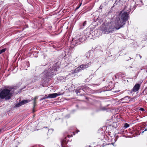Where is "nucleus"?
<instances>
[{
	"label": "nucleus",
	"mask_w": 147,
	"mask_h": 147,
	"mask_svg": "<svg viewBox=\"0 0 147 147\" xmlns=\"http://www.w3.org/2000/svg\"><path fill=\"white\" fill-rule=\"evenodd\" d=\"M131 6H125L124 9L125 11H121L117 15H115L113 19H115L114 22L116 26H118L117 29L123 27L126 22L129 18V13L131 11Z\"/></svg>",
	"instance_id": "obj_1"
},
{
	"label": "nucleus",
	"mask_w": 147,
	"mask_h": 147,
	"mask_svg": "<svg viewBox=\"0 0 147 147\" xmlns=\"http://www.w3.org/2000/svg\"><path fill=\"white\" fill-rule=\"evenodd\" d=\"M84 34L80 33L73 38L71 41V46H75L79 45L84 41L86 38L92 39L95 35V31L89 28H87L84 31Z\"/></svg>",
	"instance_id": "obj_2"
},
{
	"label": "nucleus",
	"mask_w": 147,
	"mask_h": 147,
	"mask_svg": "<svg viewBox=\"0 0 147 147\" xmlns=\"http://www.w3.org/2000/svg\"><path fill=\"white\" fill-rule=\"evenodd\" d=\"M60 68L59 64L57 63L54 64L52 67L46 70L41 74L42 79L50 80L53 76L55 75L59 72L58 71Z\"/></svg>",
	"instance_id": "obj_3"
},
{
	"label": "nucleus",
	"mask_w": 147,
	"mask_h": 147,
	"mask_svg": "<svg viewBox=\"0 0 147 147\" xmlns=\"http://www.w3.org/2000/svg\"><path fill=\"white\" fill-rule=\"evenodd\" d=\"M115 25L112 22L107 23L105 26L104 27L102 28L103 32L105 34H109L113 32L116 30H118V26Z\"/></svg>",
	"instance_id": "obj_4"
},
{
	"label": "nucleus",
	"mask_w": 147,
	"mask_h": 147,
	"mask_svg": "<svg viewBox=\"0 0 147 147\" xmlns=\"http://www.w3.org/2000/svg\"><path fill=\"white\" fill-rule=\"evenodd\" d=\"M11 90L7 88H4L0 92V98L1 99H5L8 100L11 98L12 93Z\"/></svg>",
	"instance_id": "obj_5"
},
{
	"label": "nucleus",
	"mask_w": 147,
	"mask_h": 147,
	"mask_svg": "<svg viewBox=\"0 0 147 147\" xmlns=\"http://www.w3.org/2000/svg\"><path fill=\"white\" fill-rule=\"evenodd\" d=\"M91 64L92 63L90 62L86 63L85 64L80 65L77 68L75 69L73 73H77L82 70H84L85 69H86V68L89 67Z\"/></svg>",
	"instance_id": "obj_6"
},
{
	"label": "nucleus",
	"mask_w": 147,
	"mask_h": 147,
	"mask_svg": "<svg viewBox=\"0 0 147 147\" xmlns=\"http://www.w3.org/2000/svg\"><path fill=\"white\" fill-rule=\"evenodd\" d=\"M65 138L61 141V144L62 147H69L68 146L67 144L69 141L70 140H69V138L72 137V135L70 136L69 134L67 135V136L64 135Z\"/></svg>",
	"instance_id": "obj_7"
},
{
	"label": "nucleus",
	"mask_w": 147,
	"mask_h": 147,
	"mask_svg": "<svg viewBox=\"0 0 147 147\" xmlns=\"http://www.w3.org/2000/svg\"><path fill=\"white\" fill-rule=\"evenodd\" d=\"M77 94L79 96H82L85 94V91L83 88H81L79 89H77L75 91Z\"/></svg>",
	"instance_id": "obj_8"
},
{
	"label": "nucleus",
	"mask_w": 147,
	"mask_h": 147,
	"mask_svg": "<svg viewBox=\"0 0 147 147\" xmlns=\"http://www.w3.org/2000/svg\"><path fill=\"white\" fill-rule=\"evenodd\" d=\"M140 86V84H136L133 88L132 90H131V92L132 93V92H135L138 91L139 89ZM128 91L131 92L130 90H128Z\"/></svg>",
	"instance_id": "obj_9"
},
{
	"label": "nucleus",
	"mask_w": 147,
	"mask_h": 147,
	"mask_svg": "<svg viewBox=\"0 0 147 147\" xmlns=\"http://www.w3.org/2000/svg\"><path fill=\"white\" fill-rule=\"evenodd\" d=\"M130 97L128 96H126L123 98H122L119 100V102H121L122 101H123L121 102L122 103H125L128 102V101H129Z\"/></svg>",
	"instance_id": "obj_10"
},
{
	"label": "nucleus",
	"mask_w": 147,
	"mask_h": 147,
	"mask_svg": "<svg viewBox=\"0 0 147 147\" xmlns=\"http://www.w3.org/2000/svg\"><path fill=\"white\" fill-rule=\"evenodd\" d=\"M135 5L132 8L134 9L133 10H134L136 7L138 5L140 6H141V5H143L142 1L141 0H137V2H135Z\"/></svg>",
	"instance_id": "obj_11"
},
{
	"label": "nucleus",
	"mask_w": 147,
	"mask_h": 147,
	"mask_svg": "<svg viewBox=\"0 0 147 147\" xmlns=\"http://www.w3.org/2000/svg\"><path fill=\"white\" fill-rule=\"evenodd\" d=\"M39 79V77L38 76H35L32 77L30 80L29 82L30 83L34 82Z\"/></svg>",
	"instance_id": "obj_12"
},
{
	"label": "nucleus",
	"mask_w": 147,
	"mask_h": 147,
	"mask_svg": "<svg viewBox=\"0 0 147 147\" xmlns=\"http://www.w3.org/2000/svg\"><path fill=\"white\" fill-rule=\"evenodd\" d=\"M50 80H48L47 79H42L41 84L42 86L45 87L48 84V82Z\"/></svg>",
	"instance_id": "obj_13"
},
{
	"label": "nucleus",
	"mask_w": 147,
	"mask_h": 147,
	"mask_svg": "<svg viewBox=\"0 0 147 147\" xmlns=\"http://www.w3.org/2000/svg\"><path fill=\"white\" fill-rule=\"evenodd\" d=\"M61 94L57 93L50 94L48 95V97H49V98H54L56 97L57 96H60Z\"/></svg>",
	"instance_id": "obj_14"
},
{
	"label": "nucleus",
	"mask_w": 147,
	"mask_h": 147,
	"mask_svg": "<svg viewBox=\"0 0 147 147\" xmlns=\"http://www.w3.org/2000/svg\"><path fill=\"white\" fill-rule=\"evenodd\" d=\"M70 54V53L69 52L68 49L65 50L62 53V55L64 56V57H67V56H69Z\"/></svg>",
	"instance_id": "obj_15"
},
{
	"label": "nucleus",
	"mask_w": 147,
	"mask_h": 147,
	"mask_svg": "<svg viewBox=\"0 0 147 147\" xmlns=\"http://www.w3.org/2000/svg\"><path fill=\"white\" fill-rule=\"evenodd\" d=\"M112 57V55L111 56H108V57H106L105 58H102V59H103L104 61L102 62L103 63H105L106 62V61H104L106 60H112V59H111V58Z\"/></svg>",
	"instance_id": "obj_16"
},
{
	"label": "nucleus",
	"mask_w": 147,
	"mask_h": 147,
	"mask_svg": "<svg viewBox=\"0 0 147 147\" xmlns=\"http://www.w3.org/2000/svg\"><path fill=\"white\" fill-rule=\"evenodd\" d=\"M83 88L87 92H89L91 90V89L89 87L85 85L83 86Z\"/></svg>",
	"instance_id": "obj_17"
},
{
	"label": "nucleus",
	"mask_w": 147,
	"mask_h": 147,
	"mask_svg": "<svg viewBox=\"0 0 147 147\" xmlns=\"http://www.w3.org/2000/svg\"><path fill=\"white\" fill-rule=\"evenodd\" d=\"M30 101V100H23L21 101V103L22 105H24L26 103H27Z\"/></svg>",
	"instance_id": "obj_18"
},
{
	"label": "nucleus",
	"mask_w": 147,
	"mask_h": 147,
	"mask_svg": "<svg viewBox=\"0 0 147 147\" xmlns=\"http://www.w3.org/2000/svg\"><path fill=\"white\" fill-rule=\"evenodd\" d=\"M87 23V21H84L83 23H82L80 25V27L81 28H83L84 26L86 25Z\"/></svg>",
	"instance_id": "obj_19"
},
{
	"label": "nucleus",
	"mask_w": 147,
	"mask_h": 147,
	"mask_svg": "<svg viewBox=\"0 0 147 147\" xmlns=\"http://www.w3.org/2000/svg\"><path fill=\"white\" fill-rule=\"evenodd\" d=\"M101 48L100 47L98 46L95 48V51H98V52H99V51L102 52L103 51L102 50H101Z\"/></svg>",
	"instance_id": "obj_20"
},
{
	"label": "nucleus",
	"mask_w": 147,
	"mask_h": 147,
	"mask_svg": "<svg viewBox=\"0 0 147 147\" xmlns=\"http://www.w3.org/2000/svg\"><path fill=\"white\" fill-rule=\"evenodd\" d=\"M118 76L119 77H121V78H123L125 77V75L123 73H120L118 74Z\"/></svg>",
	"instance_id": "obj_21"
},
{
	"label": "nucleus",
	"mask_w": 147,
	"mask_h": 147,
	"mask_svg": "<svg viewBox=\"0 0 147 147\" xmlns=\"http://www.w3.org/2000/svg\"><path fill=\"white\" fill-rule=\"evenodd\" d=\"M7 49L6 48L3 49H2L0 50V55L2 53H4L5 51L7 50Z\"/></svg>",
	"instance_id": "obj_22"
},
{
	"label": "nucleus",
	"mask_w": 147,
	"mask_h": 147,
	"mask_svg": "<svg viewBox=\"0 0 147 147\" xmlns=\"http://www.w3.org/2000/svg\"><path fill=\"white\" fill-rule=\"evenodd\" d=\"M116 138H115L114 137L113 139L112 140V143L111 144L113 145L114 143L116 141Z\"/></svg>",
	"instance_id": "obj_23"
},
{
	"label": "nucleus",
	"mask_w": 147,
	"mask_h": 147,
	"mask_svg": "<svg viewBox=\"0 0 147 147\" xmlns=\"http://www.w3.org/2000/svg\"><path fill=\"white\" fill-rule=\"evenodd\" d=\"M126 131H125L123 129H121L119 131V133L120 134H125Z\"/></svg>",
	"instance_id": "obj_24"
},
{
	"label": "nucleus",
	"mask_w": 147,
	"mask_h": 147,
	"mask_svg": "<svg viewBox=\"0 0 147 147\" xmlns=\"http://www.w3.org/2000/svg\"><path fill=\"white\" fill-rule=\"evenodd\" d=\"M129 124L127 123H125L124 126V128L125 129L129 127Z\"/></svg>",
	"instance_id": "obj_25"
},
{
	"label": "nucleus",
	"mask_w": 147,
	"mask_h": 147,
	"mask_svg": "<svg viewBox=\"0 0 147 147\" xmlns=\"http://www.w3.org/2000/svg\"><path fill=\"white\" fill-rule=\"evenodd\" d=\"M22 105V104H21V103L20 102H19V103H17V104H16L15 105V107H19Z\"/></svg>",
	"instance_id": "obj_26"
},
{
	"label": "nucleus",
	"mask_w": 147,
	"mask_h": 147,
	"mask_svg": "<svg viewBox=\"0 0 147 147\" xmlns=\"http://www.w3.org/2000/svg\"><path fill=\"white\" fill-rule=\"evenodd\" d=\"M143 39L144 41L147 40V31L146 32V34L144 36V38H143Z\"/></svg>",
	"instance_id": "obj_27"
},
{
	"label": "nucleus",
	"mask_w": 147,
	"mask_h": 147,
	"mask_svg": "<svg viewBox=\"0 0 147 147\" xmlns=\"http://www.w3.org/2000/svg\"><path fill=\"white\" fill-rule=\"evenodd\" d=\"M106 110V108L105 107H100V110L101 111H105Z\"/></svg>",
	"instance_id": "obj_28"
},
{
	"label": "nucleus",
	"mask_w": 147,
	"mask_h": 147,
	"mask_svg": "<svg viewBox=\"0 0 147 147\" xmlns=\"http://www.w3.org/2000/svg\"><path fill=\"white\" fill-rule=\"evenodd\" d=\"M86 55H87L86 57L87 58H88L90 57V53L88 52L86 53Z\"/></svg>",
	"instance_id": "obj_29"
},
{
	"label": "nucleus",
	"mask_w": 147,
	"mask_h": 147,
	"mask_svg": "<svg viewBox=\"0 0 147 147\" xmlns=\"http://www.w3.org/2000/svg\"><path fill=\"white\" fill-rule=\"evenodd\" d=\"M102 9V7L101 5H100V7H99V9L98 10V12H100L102 11L101 9Z\"/></svg>",
	"instance_id": "obj_30"
},
{
	"label": "nucleus",
	"mask_w": 147,
	"mask_h": 147,
	"mask_svg": "<svg viewBox=\"0 0 147 147\" xmlns=\"http://www.w3.org/2000/svg\"><path fill=\"white\" fill-rule=\"evenodd\" d=\"M95 102L96 103H98L99 105H100V101L95 100Z\"/></svg>",
	"instance_id": "obj_31"
},
{
	"label": "nucleus",
	"mask_w": 147,
	"mask_h": 147,
	"mask_svg": "<svg viewBox=\"0 0 147 147\" xmlns=\"http://www.w3.org/2000/svg\"><path fill=\"white\" fill-rule=\"evenodd\" d=\"M49 98V97H48V96H47V95H45L44 97H43V99H45L46 98Z\"/></svg>",
	"instance_id": "obj_32"
},
{
	"label": "nucleus",
	"mask_w": 147,
	"mask_h": 147,
	"mask_svg": "<svg viewBox=\"0 0 147 147\" xmlns=\"http://www.w3.org/2000/svg\"><path fill=\"white\" fill-rule=\"evenodd\" d=\"M139 110L140 111H145L144 109L143 108H141Z\"/></svg>",
	"instance_id": "obj_33"
},
{
	"label": "nucleus",
	"mask_w": 147,
	"mask_h": 147,
	"mask_svg": "<svg viewBox=\"0 0 147 147\" xmlns=\"http://www.w3.org/2000/svg\"><path fill=\"white\" fill-rule=\"evenodd\" d=\"M36 99V98H34V107L35 106V104L36 103L35 101V99Z\"/></svg>",
	"instance_id": "obj_34"
},
{
	"label": "nucleus",
	"mask_w": 147,
	"mask_h": 147,
	"mask_svg": "<svg viewBox=\"0 0 147 147\" xmlns=\"http://www.w3.org/2000/svg\"><path fill=\"white\" fill-rule=\"evenodd\" d=\"M26 65H27L28 67H29L30 64L29 63V62H27L26 63Z\"/></svg>",
	"instance_id": "obj_35"
},
{
	"label": "nucleus",
	"mask_w": 147,
	"mask_h": 147,
	"mask_svg": "<svg viewBox=\"0 0 147 147\" xmlns=\"http://www.w3.org/2000/svg\"><path fill=\"white\" fill-rule=\"evenodd\" d=\"M116 124V128L117 127V123L116 122H113V124Z\"/></svg>",
	"instance_id": "obj_36"
},
{
	"label": "nucleus",
	"mask_w": 147,
	"mask_h": 147,
	"mask_svg": "<svg viewBox=\"0 0 147 147\" xmlns=\"http://www.w3.org/2000/svg\"><path fill=\"white\" fill-rule=\"evenodd\" d=\"M81 4H82V3H80V5L78 7L76 8V9H78L81 6Z\"/></svg>",
	"instance_id": "obj_37"
},
{
	"label": "nucleus",
	"mask_w": 147,
	"mask_h": 147,
	"mask_svg": "<svg viewBox=\"0 0 147 147\" xmlns=\"http://www.w3.org/2000/svg\"><path fill=\"white\" fill-rule=\"evenodd\" d=\"M53 129H49V130H48V131L49 132L51 131L52 132H53Z\"/></svg>",
	"instance_id": "obj_38"
},
{
	"label": "nucleus",
	"mask_w": 147,
	"mask_h": 147,
	"mask_svg": "<svg viewBox=\"0 0 147 147\" xmlns=\"http://www.w3.org/2000/svg\"><path fill=\"white\" fill-rule=\"evenodd\" d=\"M147 131V128H145V129H144V131H143V132H142V133H143V132H144V131Z\"/></svg>",
	"instance_id": "obj_39"
},
{
	"label": "nucleus",
	"mask_w": 147,
	"mask_h": 147,
	"mask_svg": "<svg viewBox=\"0 0 147 147\" xmlns=\"http://www.w3.org/2000/svg\"><path fill=\"white\" fill-rule=\"evenodd\" d=\"M138 56H139L140 57V59L141 58L142 56L140 55H137V56L138 57Z\"/></svg>",
	"instance_id": "obj_40"
},
{
	"label": "nucleus",
	"mask_w": 147,
	"mask_h": 147,
	"mask_svg": "<svg viewBox=\"0 0 147 147\" xmlns=\"http://www.w3.org/2000/svg\"><path fill=\"white\" fill-rule=\"evenodd\" d=\"M37 147H44L43 146L40 145H39Z\"/></svg>",
	"instance_id": "obj_41"
},
{
	"label": "nucleus",
	"mask_w": 147,
	"mask_h": 147,
	"mask_svg": "<svg viewBox=\"0 0 147 147\" xmlns=\"http://www.w3.org/2000/svg\"><path fill=\"white\" fill-rule=\"evenodd\" d=\"M17 3H14V7H15V6H17Z\"/></svg>",
	"instance_id": "obj_42"
},
{
	"label": "nucleus",
	"mask_w": 147,
	"mask_h": 147,
	"mask_svg": "<svg viewBox=\"0 0 147 147\" xmlns=\"http://www.w3.org/2000/svg\"><path fill=\"white\" fill-rule=\"evenodd\" d=\"M62 78H63L62 77V78H59V77H58L57 79H59L60 80H62Z\"/></svg>",
	"instance_id": "obj_43"
},
{
	"label": "nucleus",
	"mask_w": 147,
	"mask_h": 147,
	"mask_svg": "<svg viewBox=\"0 0 147 147\" xmlns=\"http://www.w3.org/2000/svg\"><path fill=\"white\" fill-rule=\"evenodd\" d=\"M12 68H14L13 67H11V68L12 69ZM16 68V67H15V68H13V70L14 69H15Z\"/></svg>",
	"instance_id": "obj_44"
},
{
	"label": "nucleus",
	"mask_w": 147,
	"mask_h": 147,
	"mask_svg": "<svg viewBox=\"0 0 147 147\" xmlns=\"http://www.w3.org/2000/svg\"><path fill=\"white\" fill-rule=\"evenodd\" d=\"M44 99H43V98H41L40 99V100H44Z\"/></svg>",
	"instance_id": "obj_45"
},
{
	"label": "nucleus",
	"mask_w": 147,
	"mask_h": 147,
	"mask_svg": "<svg viewBox=\"0 0 147 147\" xmlns=\"http://www.w3.org/2000/svg\"><path fill=\"white\" fill-rule=\"evenodd\" d=\"M2 3L1 1H0V4H1Z\"/></svg>",
	"instance_id": "obj_46"
},
{
	"label": "nucleus",
	"mask_w": 147,
	"mask_h": 147,
	"mask_svg": "<svg viewBox=\"0 0 147 147\" xmlns=\"http://www.w3.org/2000/svg\"><path fill=\"white\" fill-rule=\"evenodd\" d=\"M129 58L130 59H132V58H131L130 57H129Z\"/></svg>",
	"instance_id": "obj_47"
},
{
	"label": "nucleus",
	"mask_w": 147,
	"mask_h": 147,
	"mask_svg": "<svg viewBox=\"0 0 147 147\" xmlns=\"http://www.w3.org/2000/svg\"><path fill=\"white\" fill-rule=\"evenodd\" d=\"M79 131L78 130H77V132H76L77 133H78V132H79Z\"/></svg>",
	"instance_id": "obj_48"
},
{
	"label": "nucleus",
	"mask_w": 147,
	"mask_h": 147,
	"mask_svg": "<svg viewBox=\"0 0 147 147\" xmlns=\"http://www.w3.org/2000/svg\"><path fill=\"white\" fill-rule=\"evenodd\" d=\"M125 59L126 60V61H128V59Z\"/></svg>",
	"instance_id": "obj_49"
},
{
	"label": "nucleus",
	"mask_w": 147,
	"mask_h": 147,
	"mask_svg": "<svg viewBox=\"0 0 147 147\" xmlns=\"http://www.w3.org/2000/svg\"><path fill=\"white\" fill-rule=\"evenodd\" d=\"M129 67H130V68H131L132 67L131 66H129Z\"/></svg>",
	"instance_id": "obj_50"
},
{
	"label": "nucleus",
	"mask_w": 147,
	"mask_h": 147,
	"mask_svg": "<svg viewBox=\"0 0 147 147\" xmlns=\"http://www.w3.org/2000/svg\"><path fill=\"white\" fill-rule=\"evenodd\" d=\"M17 8H17V7H16L15 9H17Z\"/></svg>",
	"instance_id": "obj_51"
},
{
	"label": "nucleus",
	"mask_w": 147,
	"mask_h": 147,
	"mask_svg": "<svg viewBox=\"0 0 147 147\" xmlns=\"http://www.w3.org/2000/svg\"><path fill=\"white\" fill-rule=\"evenodd\" d=\"M74 132H73V133L74 134H74H74Z\"/></svg>",
	"instance_id": "obj_52"
},
{
	"label": "nucleus",
	"mask_w": 147,
	"mask_h": 147,
	"mask_svg": "<svg viewBox=\"0 0 147 147\" xmlns=\"http://www.w3.org/2000/svg\"><path fill=\"white\" fill-rule=\"evenodd\" d=\"M1 130L0 129V133L1 132Z\"/></svg>",
	"instance_id": "obj_53"
},
{
	"label": "nucleus",
	"mask_w": 147,
	"mask_h": 147,
	"mask_svg": "<svg viewBox=\"0 0 147 147\" xmlns=\"http://www.w3.org/2000/svg\"><path fill=\"white\" fill-rule=\"evenodd\" d=\"M116 1H115V3L114 4H115L116 3Z\"/></svg>",
	"instance_id": "obj_54"
},
{
	"label": "nucleus",
	"mask_w": 147,
	"mask_h": 147,
	"mask_svg": "<svg viewBox=\"0 0 147 147\" xmlns=\"http://www.w3.org/2000/svg\"><path fill=\"white\" fill-rule=\"evenodd\" d=\"M34 112V110H33V112Z\"/></svg>",
	"instance_id": "obj_55"
},
{
	"label": "nucleus",
	"mask_w": 147,
	"mask_h": 147,
	"mask_svg": "<svg viewBox=\"0 0 147 147\" xmlns=\"http://www.w3.org/2000/svg\"><path fill=\"white\" fill-rule=\"evenodd\" d=\"M78 105H76V106L77 107Z\"/></svg>",
	"instance_id": "obj_56"
}]
</instances>
